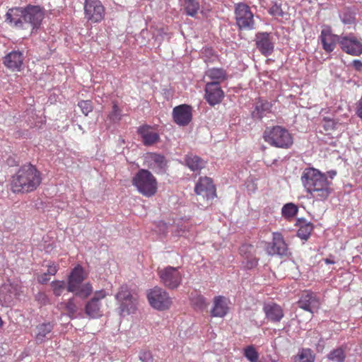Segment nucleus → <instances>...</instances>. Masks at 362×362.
Listing matches in <instances>:
<instances>
[{
    "label": "nucleus",
    "mask_w": 362,
    "mask_h": 362,
    "mask_svg": "<svg viewBox=\"0 0 362 362\" xmlns=\"http://www.w3.org/2000/svg\"><path fill=\"white\" fill-rule=\"evenodd\" d=\"M301 182L306 192L314 199L325 200L330 196L331 182L325 174L317 168H305L301 175Z\"/></svg>",
    "instance_id": "f257e3e1"
},
{
    "label": "nucleus",
    "mask_w": 362,
    "mask_h": 362,
    "mask_svg": "<svg viewBox=\"0 0 362 362\" xmlns=\"http://www.w3.org/2000/svg\"><path fill=\"white\" fill-rule=\"evenodd\" d=\"M262 138L272 147L289 148L293 144V136L287 128L281 125H273L265 128Z\"/></svg>",
    "instance_id": "f03ea898"
},
{
    "label": "nucleus",
    "mask_w": 362,
    "mask_h": 362,
    "mask_svg": "<svg viewBox=\"0 0 362 362\" xmlns=\"http://www.w3.org/2000/svg\"><path fill=\"white\" fill-rule=\"evenodd\" d=\"M132 183L137 191L144 197L155 196L158 191L156 177L148 170L141 168L132 177Z\"/></svg>",
    "instance_id": "7ed1b4c3"
},
{
    "label": "nucleus",
    "mask_w": 362,
    "mask_h": 362,
    "mask_svg": "<svg viewBox=\"0 0 362 362\" xmlns=\"http://www.w3.org/2000/svg\"><path fill=\"white\" fill-rule=\"evenodd\" d=\"M120 315H129L137 309L138 297L134 294L128 285H121L115 295Z\"/></svg>",
    "instance_id": "20e7f679"
},
{
    "label": "nucleus",
    "mask_w": 362,
    "mask_h": 362,
    "mask_svg": "<svg viewBox=\"0 0 362 362\" xmlns=\"http://www.w3.org/2000/svg\"><path fill=\"white\" fill-rule=\"evenodd\" d=\"M45 18V9L40 6H27L24 8V30L34 33L41 25Z\"/></svg>",
    "instance_id": "39448f33"
},
{
    "label": "nucleus",
    "mask_w": 362,
    "mask_h": 362,
    "mask_svg": "<svg viewBox=\"0 0 362 362\" xmlns=\"http://www.w3.org/2000/svg\"><path fill=\"white\" fill-rule=\"evenodd\" d=\"M235 18L236 25L240 30H253L255 28V16L247 4L239 3L235 5Z\"/></svg>",
    "instance_id": "423d86ee"
},
{
    "label": "nucleus",
    "mask_w": 362,
    "mask_h": 362,
    "mask_svg": "<svg viewBox=\"0 0 362 362\" xmlns=\"http://www.w3.org/2000/svg\"><path fill=\"white\" fill-rule=\"evenodd\" d=\"M147 298L150 305L157 310L169 309L173 303L167 291L160 287H154L148 291Z\"/></svg>",
    "instance_id": "0eeeda50"
},
{
    "label": "nucleus",
    "mask_w": 362,
    "mask_h": 362,
    "mask_svg": "<svg viewBox=\"0 0 362 362\" xmlns=\"http://www.w3.org/2000/svg\"><path fill=\"white\" fill-rule=\"evenodd\" d=\"M84 18L91 23H98L105 16V8L100 0H85L83 4Z\"/></svg>",
    "instance_id": "6e6552de"
},
{
    "label": "nucleus",
    "mask_w": 362,
    "mask_h": 362,
    "mask_svg": "<svg viewBox=\"0 0 362 362\" xmlns=\"http://www.w3.org/2000/svg\"><path fill=\"white\" fill-rule=\"evenodd\" d=\"M158 274L163 285L168 288H177L182 284V276L179 271V267L167 266L165 268L158 269Z\"/></svg>",
    "instance_id": "1a4fd4ad"
},
{
    "label": "nucleus",
    "mask_w": 362,
    "mask_h": 362,
    "mask_svg": "<svg viewBox=\"0 0 362 362\" xmlns=\"http://www.w3.org/2000/svg\"><path fill=\"white\" fill-rule=\"evenodd\" d=\"M107 295L105 290L95 291L92 298L85 305L86 314L93 318L101 317L103 315L101 300L105 299Z\"/></svg>",
    "instance_id": "9d476101"
},
{
    "label": "nucleus",
    "mask_w": 362,
    "mask_h": 362,
    "mask_svg": "<svg viewBox=\"0 0 362 362\" xmlns=\"http://www.w3.org/2000/svg\"><path fill=\"white\" fill-rule=\"evenodd\" d=\"M40 171L32 164L24 165V192H32L40 185L42 182Z\"/></svg>",
    "instance_id": "9b49d317"
},
{
    "label": "nucleus",
    "mask_w": 362,
    "mask_h": 362,
    "mask_svg": "<svg viewBox=\"0 0 362 362\" xmlns=\"http://www.w3.org/2000/svg\"><path fill=\"white\" fill-rule=\"evenodd\" d=\"M195 194L202 196L206 200L214 199L216 197V186L209 177H199L194 187Z\"/></svg>",
    "instance_id": "f8f14e48"
},
{
    "label": "nucleus",
    "mask_w": 362,
    "mask_h": 362,
    "mask_svg": "<svg viewBox=\"0 0 362 362\" xmlns=\"http://www.w3.org/2000/svg\"><path fill=\"white\" fill-rule=\"evenodd\" d=\"M144 165L151 169L156 173H164L165 172L168 162L165 156L156 153H148L144 158Z\"/></svg>",
    "instance_id": "ddd939ff"
},
{
    "label": "nucleus",
    "mask_w": 362,
    "mask_h": 362,
    "mask_svg": "<svg viewBox=\"0 0 362 362\" xmlns=\"http://www.w3.org/2000/svg\"><path fill=\"white\" fill-rule=\"evenodd\" d=\"M341 49L353 56H358L362 53V43L354 35L341 36L339 40Z\"/></svg>",
    "instance_id": "4468645a"
},
{
    "label": "nucleus",
    "mask_w": 362,
    "mask_h": 362,
    "mask_svg": "<svg viewBox=\"0 0 362 362\" xmlns=\"http://www.w3.org/2000/svg\"><path fill=\"white\" fill-rule=\"evenodd\" d=\"M192 117V107L189 105H179L173 108V118L174 122L178 125L185 126L189 124Z\"/></svg>",
    "instance_id": "2eb2a0df"
},
{
    "label": "nucleus",
    "mask_w": 362,
    "mask_h": 362,
    "mask_svg": "<svg viewBox=\"0 0 362 362\" xmlns=\"http://www.w3.org/2000/svg\"><path fill=\"white\" fill-rule=\"evenodd\" d=\"M86 277V272L81 265H76L71 269L67 283V291L74 293L80 284L83 283Z\"/></svg>",
    "instance_id": "dca6fc26"
},
{
    "label": "nucleus",
    "mask_w": 362,
    "mask_h": 362,
    "mask_svg": "<svg viewBox=\"0 0 362 362\" xmlns=\"http://www.w3.org/2000/svg\"><path fill=\"white\" fill-rule=\"evenodd\" d=\"M256 47L264 56H269L274 51V44L272 36L269 33H256Z\"/></svg>",
    "instance_id": "f3484780"
},
{
    "label": "nucleus",
    "mask_w": 362,
    "mask_h": 362,
    "mask_svg": "<svg viewBox=\"0 0 362 362\" xmlns=\"http://www.w3.org/2000/svg\"><path fill=\"white\" fill-rule=\"evenodd\" d=\"M224 97V92L220 85L206 81L204 98L211 105L219 104Z\"/></svg>",
    "instance_id": "a211bd4d"
},
{
    "label": "nucleus",
    "mask_w": 362,
    "mask_h": 362,
    "mask_svg": "<svg viewBox=\"0 0 362 362\" xmlns=\"http://www.w3.org/2000/svg\"><path fill=\"white\" fill-rule=\"evenodd\" d=\"M298 305L305 311L313 313V310H317L320 308V299L313 291H304L298 300Z\"/></svg>",
    "instance_id": "6ab92c4d"
},
{
    "label": "nucleus",
    "mask_w": 362,
    "mask_h": 362,
    "mask_svg": "<svg viewBox=\"0 0 362 362\" xmlns=\"http://www.w3.org/2000/svg\"><path fill=\"white\" fill-rule=\"evenodd\" d=\"M320 38L323 49H325L326 52L330 53L334 50L337 42H339V40H340L341 37H339L337 35H334L330 27L324 26L321 31Z\"/></svg>",
    "instance_id": "aec40b11"
},
{
    "label": "nucleus",
    "mask_w": 362,
    "mask_h": 362,
    "mask_svg": "<svg viewBox=\"0 0 362 362\" xmlns=\"http://www.w3.org/2000/svg\"><path fill=\"white\" fill-rule=\"evenodd\" d=\"M269 254L287 255L288 246L281 233H273L272 242L270 247H268Z\"/></svg>",
    "instance_id": "412c9836"
},
{
    "label": "nucleus",
    "mask_w": 362,
    "mask_h": 362,
    "mask_svg": "<svg viewBox=\"0 0 362 362\" xmlns=\"http://www.w3.org/2000/svg\"><path fill=\"white\" fill-rule=\"evenodd\" d=\"M263 311L267 320L272 322H279L284 317V313L281 305L276 303L271 302L264 304Z\"/></svg>",
    "instance_id": "4be33fe9"
},
{
    "label": "nucleus",
    "mask_w": 362,
    "mask_h": 362,
    "mask_svg": "<svg viewBox=\"0 0 362 362\" xmlns=\"http://www.w3.org/2000/svg\"><path fill=\"white\" fill-rule=\"evenodd\" d=\"M204 80L211 83H216L217 85L227 78V74L223 68H209L205 71Z\"/></svg>",
    "instance_id": "5701e85b"
},
{
    "label": "nucleus",
    "mask_w": 362,
    "mask_h": 362,
    "mask_svg": "<svg viewBox=\"0 0 362 362\" xmlns=\"http://www.w3.org/2000/svg\"><path fill=\"white\" fill-rule=\"evenodd\" d=\"M144 145H153L159 140V134L152 130L149 125H142L138 129Z\"/></svg>",
    "instance_id": "b1692460"
},
{
    "label": "nucleus",
    "mask_w": 362,
    "mask_h": 362,
    "mask_svg": "<svg viewBox=\"0 0 362 362\" xmlns=\"http://www.w3.org/2000/svg\"><path fill=\"white\" fill-rule=\"evenodd\" d=\"M228 311V304L226 297L216 296L214 299V306L211 310L213 317H224Z\"/></svg>",
    "instance_id": "393cba45"
},
{
    "label": "nucleus",
    "mask_w": 362,
    "mask_h": 362,
    "mask_svg": "<svg viewBox=\"0 0 362 362\" xmlns=\"http://www.w3.org/2000/svg\"><path fill=\"white\" fill-rule=\"evenodd\" d=\"M4 64L13 71H20L23 64V56L21 52H11L4 58Z\"/></svg>",
    "instance_id": "a878e982"
},
{
    "label": "nucleus",
    "mask_w": 362,
    "mask_h": 362,
    "mask_svg": "<svg viewBox=\"0 0 362 362\" xmlns=\"http://www.w3.org/2000/svg\"><path fill=\"white\" fill-rule=\"evenodd\" d=\"M254 247L251 245H242L240 247L241 254L245 253V262L244 263L247 269L255 268L259 262V259L252 253Z\"/></svg>",
    "instance_id": "bb28decb"
},
{
    "label": "nucleus",
    "mask_w": 362,
    "mask_h": 362,
    "mask_svg": "<svg viewBox=\"0 0 362 362\" xmlns=\"http://www.w3.org/2000/svg\"><path fill=\"white\" fill-rule=\"evenodd\" d=\"M296 226L299 228L297 230V236L302 240H308L314 229L313 223L308 222L305 219H298Z\"/></svg>",
    "instance_id": "cd10ccee"
},
{
    "label": "nucleus",
    "mask_w": 362,
    "mask_h": 362,
    "mask_svg": "<svg viewBox=\"0 0 362 362\" xmlns=\"http://www.w3.org/2000/svg\"><path fill=\"white\" fill-rule=\"evenodd\" d=\"M6 21L11 24H13L16 27H21L22 25L21 18L23 17L22 8H13L8 11L6 13Z\"/></svg>",
    "instance_id": "c85d7f7f"
},
{
    "label": "nucleus",
    "mask_w": 362,
    "mask_h": 362,
    "mask_svg": "<svg viewBox=\"0 0 362 362\" xmlns=\"http://www.w3.org/2000/svg\"><path fill=\"white\" fill-rule=\"evenodd\" d=\"M272 104L268 101L259 100L256 103L255 110L252 115L258 119H262L267 116V113L271 112Z\"/></svg>",
    "instance_id": "c756f323"
},
{
    "label": "nucleus",
    "mask_w": 362,
    "mask_h": 362,
    "mask_svg": "<svg viewBox=\"0 0 362 362\" xmlns=\"http://www.w3.org/2000/svg\"><path fill=\"white\" fill-rule=\"evenodd\" d=\"M182 7L187 15L195 16L200 9V4L197 0H182Z\"/></svg>",
    "instance_id": "7c9ffc66"
},
{
    "label": "nucleus",
    "mask_w": 362,
    "mask_h": 362,
    "mask_svg": "<svg viewBox=\"0 0 362 362\" xmlns=\"http://www.w3.org/2000/svg\"><path fill=\"white\" fill-rule=\"evenodd\" d=\"M185 163L187 167L193 171H199L204 165L203 159L197 156H192V154L186 156Z\"/></svg>",
    "instance_id": "2f4dec72"
},
{
    "label": "nucleus",
    "mask_w": 362,
    "mask_h": 362,
    "mask_svg": "<svg viewBox=\"0 0 362 362\" xmlns=\"http://www.w3.org/2000/svg\"><path fill=\"white\" fill-rule=\"evenodd\" d=\"M93 291V286L91 283L86 282L81 283V284L77 287L76 291H74V294L76 297L81 298V299H87L90 294H92Z\"/></svg>",
    "instance_id": "473e14b6"
},
{
    "label": "nucleus",
    "mask_w": 362,
    "mask_h": 362,
    "mask_svg": "<svg viewBox=\"0 0 362 362\" xmlns=\"http://www.w3.org/2000/svg\"><path fill=\"white\" fill-rule=\"evenodd\" d=\"M53 329V325L51 322L42 323L37 327L35 339L37 341H42L47 337V334H50Z\"/></svg>",
    "instance_id": "72a5a7b5"
},
{
    "label": "nucleus",
    "mask_w": 362,
    "mask_h": 362,
    "mask_svg": "<svg viewBox=\"0 0 362 362\" xmlns=\"http://www.w3.org/2000/svg\"><path fill=\"white\" fill-rule=\"evenodd\" d=\"M111 111L107 114V119L112 123L120 122L122 118V110L117 101H112Z\"/></svg>",
    "instance_id": "f704fd0d"
},
{
    "label": "nucleus",
    "mask_w": 362,
    "mask_h": 362,
    "mask_svg": "<svg viewBox=\"0 0 362 362\" xmlns=\"http://www.w3.org/2000/svg\"><path fill=\"white\" fill-rule=\"evenodd\" d=\"M315 356L310 349H302L294 357V362H313Z\"/></svg>",
    "instance_id": "c9c22d12"
},
{
    "label": "nucleus",
    "mask_w": 362,
    "mask_h": 362,
    "mask_svg": "<svg viewBox=\"0 0 362 362\" xmlns=\"http://www.w3.org/2000/svg\"><path fill=\"white\" fill-rule=\"evenodd\" d=\"M327 358L329 360L334 362H343L346 360V351L342 346L333 349L328 354Z\"/></svg>",
    "instance_id": "e433bc0d"
},
{
    "label": "nucleus",
    "mask_w": 362,
    "mask_h": 362,
    "mask_svg": "<svg viewBox=\"0 0 362 362\" xmlns=\"http://www.w3.org/2000/svg\"><path fill=\"white\" fill-rule=\"evenodd\" d=\"M64 309L66 312V314L69 315L70 318H74L76 317V313L78 310L77 303L74 297L69 299L67 302L64 303Z\"/></svg>",
    "instance_id": "4c0bfd02"
},
{
    "label": "nucleus",
    "mask_w": 362,
    "mask_h": 362,
    "mask_svg": "<svg viewBox=\"0 0 362 362\" xmlns=\"http://www.w3.org/2000/svg\"><path fill=\"white\" fill-rule=\"evenodd\" d=\"M191 302L195 308L202 310L207 308L206 299L203 296H201V294L195 293L194 296L192 294Z\"/></svg>",
    "instance_id": "58836bf2"
},
{
    "label": "nucleus",
    "mask_w": 362,
    "mask_h": 362,
    "mask_svg": "<svg viewBox=\"0 0 362 362\" xmlns=\"http://www.w3.org/2000/svg\"><path fill=\"white\" fill-rule=\"evenodd\" d=\"M298 206L293 204H286L282 209V215L287 219L295 216L298 211Z\"/></svg>",
    "instance_id": "ea45409f"
},
{
    "label": "nucleus",
    "mask_w": 362,
    "mask_h": 362,
    "mask_svg": "<svg viewBox=\"0 0 362 362\" xmlns=\"http://www.w3.org/2000/svg\"><path fill=\"white\" fill-rule=\"evenodd\" d=\"M50 286L55 296H60L66 288V283L63 280H54Z\"/></svg>",
    "instance_id": "a19ab883"
},
{
    "label": "nucleus",
    "mask_w": 362,
    "mask_h": 362,
    "mask_svg": "<svg viewBox=\"0 0 362 362\" xmlns=\"http://www.w3.org/2000/svg\"><path fill=\"white\" fill-rule=\"evenodd\" d=\"M244 355L250 362H257L259 358V354L254 346H247L244 350Z\"/></svg>",
    "instance_id": "79ce46f5"
},
{
    "label": "nucleus",
    "mask_w": 362,
    "mask_h": 362,
    "mask_svg": "<svg viewBox=\"0 0 362 362\" xmlns=\"http://www.w3.org/2000/svg\"><path fill=\"white\" fill-rule=\"evenodd\" d=\"M20 173V171L18 172ZM21 175L18 173L13 177L11 181V189L14 193H21L23 190V182L21 181Z\"/></svg>",
    "instance_id": "37998d69"
},
{
    "label": "nucleus",
    "mask_w": 362,
    "mask_h": 362,
    "mask_svg": "<svg viewBox=\"0 0 362 362\" xmlns=\"http://www.w3.org/2000/svg\"><path fill=\"white\" fill-rule=\"evenodd\" d=\"M322 122L324 130L327 133H330V132L334 131L337 128L338 122L334 119L324 117Z\"/></svg>",
    "instance_id": "c03bdc74"
},
{
    "label": "nucleus",
    "mask_w": 362,
    "mask_h": 362,
    "mask_svg": "<svg viewBox=\"0 0 362 362\" xmlns=\"http://www.w3.org/2000/svg\"><path fill=\"white\" fill-rule=\"evenodd\" d=\"M269 13L275 18H283L285 15L284 11L281 8V4L274 3L269 9Z\"/></svg>",
    "instance_id": "a18cd8bd"
},
{
    "label": "nucleus",
    "mask_w": 362,
    "mask_h": 362,
    "mask_svg": "<svg viewBox=\"0 0 362 362\" xmlns=\"http://www.w3.org/2000/svg\"><path fill=\"white\" fill-rule=\"evenodd\" d=\"M78 107H80L82 113L85 116H88L90 112H92L93 106L91 100H81L78 102Z\"/></svg>",
    "instance_id": "49530a36"
},
{
    "label": "nucleus",
    "mask_w": 362,
    "mask_h": 362,
    "mask_svg": "<svg viewBox=\"0 0 362 362\" xmlns=\"http://www.w3.org/2000/svg\"><path fill=\"white\" fill-rule=\"evenodd\" d=\"M139 358L144 362H152L153 360V354L149 351H141L139 352Z\"/></svg>",
    "instance_id": "de8ad7c7"
},
{
    "label": "nucleus",
    "mask_w": 362,
    "mask_h": 362,
    "mask_svg": "<svg viewBox=\"0 0 362 362\" xmlns=\"http://www.w3.org/2000/svg\"><path fill=\"white\" fill-rule=\"evenodd\" d=\"M47 273L48 275H54L57 274L59 266L56 264L55 262H50L47 265Z\"/></svg>",
    "instance_id": "09e8293b"
},
{
    "label": "nucleus",
    "mask_w": 362,
    "mask_h": 362,
    "mask_svg": "<svg viewBox=\"0 0 362 362\" xmlns=\"http://www.w3.org/2000/svg\"><path fill=\"white\" fill-rule=\"evenodd\" d=\"M49 280V274L46 272L44 274H37V281L41 284H45Z\"/></svg>",
    "instance_id": "8fccbe9b"
},
{
    "label": "nucleus",
    "mask_w": 362,
    "mask_h": 362,
    "mask_svg": "<svg viewBox=\"0 0 362 362\" xmlns=\"http://www.w3.org/2000/svg\"><path fill=\"white\" fill-rule=\"evenodd\" d=\"M356 113L357 116L362 120V98L357 103Z\"/></svg>",
    "instance_id": "3c124183"
},
{
    "label": "nucleus",
    "mask_w": 362,
    "mask_h": 362,
    "mask_svg": "<svg viewBox=\"0 0 362 362\" xmlns=\"http://www.w3.org/2000/svg\"><path fill=\"white\" fill-rule=\"evenodd\" d=\"M352 64H353L354 68L356 71L362 70V62H361L360 59H354Z\"/></svg>",
    "instance_id": "603ef678"
},
{
    "label": "nucleus",
    "mask_w": 362,
    "mask_h": 362,
    "mask_svg": "<svg viewBox=\"0 0 362 362\" xmlns=\"http://www.w3.org/2000/svg\"><path fill=\"white\" fill-rule=\"evenodd\" d=\"M40 296L42 297V299L44 300V303H46L47 302H48L47 297V296H45V294H44V293L40 294Z\"/></svg>",
    "instance_id": "864d4df0"
},
{
    "label": "nucleus",
    "mask_w": 362,
    "mask_h": 362,
    "mask_svg": "<svg viewBox=\"0 0 362 362\" xmlns=\"http://www.w3.org/2000/svg\"><path fill=\"white\" fill-rule=\"evenodd\" d=\"M325 262L327 264H334V260H332V259H325Z\"/></svg>",
    "instance_id": "5fc2aeb1"
},
{
    "label": "nucleus",
    "mask_w": 362,
    "mask_h": 362,
    "mask_svg": "<svg viewBox=\"0 0 362 362\" xmlns=\"http://www.w3.org/2000/svg\"><path fill=\"white\" fill-rule=\"evenodd\" d=\"M78 128L81 129V130H83V132H84L81 125H78Z\"/></svg>",
    "instance_id": "6e6d98bb"
},
{
    "label": "nucleus",
    "mask_w": 362,
    "mask_h": 362,
    "mask_svg": "<svg viewBox=\"0 0 362 362\" xmlns=\"http://www.w3.org/2000/svg\"><path fill=\"white\" fill-rule=\"evenodd\" d=\"M2 325V320H1V318L0 317V327Z\"/></svg>",
    "instance_id": "4d7b16f0"
},
{
    "label": "nucleus",
    "mask_w": 362,
    "mask_h": 362,
    "mask_svg": "<svg viewBox=\"0 0 362 362\" xmlns=\"http://www.w3.org/2000/svg\"><path fill=\"white\" fill-rule=\"evenodd\" d=\"M313 0H309L310 2H311Z\"/></svg>",
    "instance_id": "13d9d810"
}]
</instances>
